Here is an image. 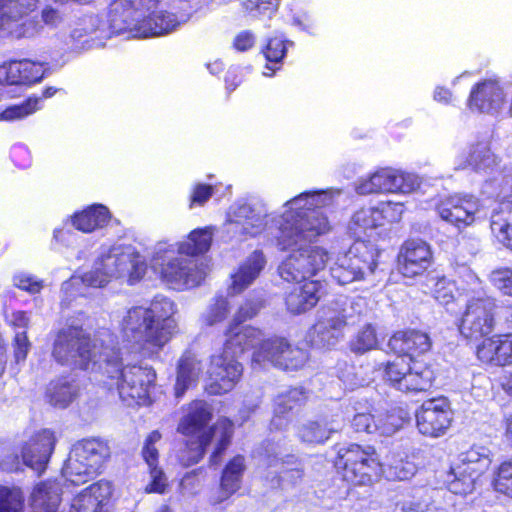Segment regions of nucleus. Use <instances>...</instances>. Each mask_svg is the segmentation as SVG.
<instances>
[{
    "label": "nucleus",
    "instance_id": "obj_1",
    "mask_svg": "<svg viewBox=\"0 0 512 512\" xmlns=\"http://www.w3.org/2000/svg\"><path fill=\"white\" fill-rule=\"evenodd\" d=\"M340 193L333 188L307 191L285 203V212L276 220L279 230L276 245L289 252L278 267L283 280L306 282L326 267L328 252L312 244L330 231V222L322 209L331 205Z\"/></svg>",
    "mask_w": 512,
    "mask_h": 512
},
{
    "label": "nucleus",
    "instance_id": "obj_2",
    "mask_svg": "<svg viewBox=\"0 0 512 512\" xmlns=\"http://www.w3.org/2000/svg\"><path fill=\"white\" fill-rule=\"evenodd\" d=\"M146 272V258L134 246L102 247L89 272L82 276L73 275L62 284L61 304L69 306L75 297L84 295V287L101 288L112 280L134 285L144 278Z\"/></svg>",
    "mask_w": 512,
    "mask_h": 512
},
{
    "label": "nucleus",
    "instance_id": "obj_3",
    "mask_svg": "<svg viewBox=\"0 0 512 512\" xmlns=\"http://www.w3.org/2000/svg\"><path fill=\"white\" fill-rule=\"evenodd\" d=\"M210 227L193 230L187 240L179 244L158 242L153 250L151 264L159 270L161 279L172 289L182 290L198 286L206 272L195 257L206 253L212 242Z\"/></svg>",
    "mask_w": 512,
    "mask_h": 512
},
{
    "label": "nucleus",
    "instance_id": "obj_4",
    "mask_svg": "<svg viewBox=\"0 0 512 512\" xmlns=\"http://www.w3.org/2000/svg\"><path fill=\"white\" fill-rule=\"evenodd\" d=\"M431 339L425 332L406 330L396 332L388 341L389 348L403 356H397L384 365V379L390 386L403 393L428 390L434 380L432 368L413 358L431 348Z\"/></svg>",
    "mask_w": 512,
    "mask_h": 512
},
{
    "label": "nucleus",
    "instance_id": "obj_5",
    "mask_svg": "<svg viewBox=\"0 0 512 512\" xmlns=\"http://www.w3.org/2000/svg\"><path fill=\"white\" fill-rule=\"evenodd\" d=\"M211 419V411L204 401H194L189 405L187 414L178 426V431L192 438L187 441L186 448L180 454V461L185 466L198 463L203 457L206 447L215 443L211 455V464H217L218 458L230 444L233 423L229 419H220L209 430H205Z\"/></svg>",
    "mask_w": 512,
    "mask_h": 512
},
{
    "label": "nucleus",
    "instance_id": "obj_6",
    "mask_svg": "<svg viewBox=\"0 0 512 512\" xmlns=\"http://www.w3.org/2000/svg\"><path fill=\"white\" fill-rule=\"evenodd\" d=\"M103 340H92L78 325H66L55 335L52 357L61 365L99 372L103 368L106 348Z\"/></svg>",
    "mask_w": 512,
    "mask_h": 512
},
{
    "label": "nucleus",
    "instance_id": "obj_7",
    "mask_svg": "<svg viewBox=\"0 0 512 512\" xmlns=\"http://www.w3.org/2000/svg\"><path fill=\"white\" fill-rule=\"evenodd\" d=\"M104 353L103 368L99 372L111 380L106 384L109 387L115 384L121 400L128 406L150 404V393L156 379L154 370L143 365L123 367L119 351L114 346L106 348Z\"/></svg>",
    "mask_w": 512,
    "mask_h": 512
},
{
    "label": "nucleus",
    "instance_id": "obj_8",
    "mask_svg": "<svg viewBox=\"0 0 512 512\" xmlns=\"http://www.w3.org/2000/svg\"><path fill=\"white\" fill-rule=\"evenodd\" d=\"M109 456V446L98 438L78 441L64 464L63 476L73 484L85 483L100 473Z\"/></svg>",
    "mask_w": 512,
    "mask_h": 512
},
{
    "label": "nucleus",
    "instance_id": "obj_9",
    "mask_svg": "<svg viewBox=\"0 0 512 512\" xmlns=\"http://www.w3.org/2000/svg\"><path fill=\"white\" fill-rule=\"evenodd\" d=\"M335 466L343 470V479L353 485L371 484L382 472L374 447L349 444L337 451Z\"/></svg>",
    "mask_w": 512,
    "mask_h": 512
},
{
    "label": "nucleus",
    "instance_id": "obj_10",
    "mask_svg": "<svg viewBox=\"0 0 512 512\" xmlns=\"http://www.w3.org/2000/svg\"><path fill=\"white\" fill-rule=\"evenodd\" d=\"M121 332L128 342L138 345L145 355H152L167 343V332L156 325L144 306H135L126 311L121 320Z\"/></svg>",
    "mask_w": 512,
    "mask_h": 512
},
{
    "label": "nucleus",
    "instance_id": "obj_11",
    "mask_svg": "<svg viewBox=\"0 0 512 512\" xmlns=\"http://www.w3.org/2000/svg\"><path fill=\"white\" fill-rule=\"evenodd\" d=\"M379 250L370 241H355L349 250L339 256L331 267V276L340 285L362 280L377 266Z\"/></svg>",
    "mask_w": 512,
    "mask_h": 512
},
{
    "label": "nucleus",
    "instance_id": "obj_12",
    "mask_svg": "<svg viewBox=\"0 0 512 512\" xmlns=\"http://www.w3.org/2000/svg\"><path fill=\"white\" fill-rule=\"evenodd\" d=\"M351 303L335 302L318 312L317 322L309 332L312 346L317 348H330L335 346L343 337L344 329L352 320L350 310L354 309Z\"/></svg>",
    "mask_w": 512,
    "mask_h": 512
},
{
    "label": "nucleus",
    "instance_id": "obj_13",
    "mask_svg": "<svg viewBox=\"0 0 512 512\" xmlns=\"http://www.w3.org/2000/svg\"><path fill=\"white\" fill-rule=\"evenodd\" d=\"M490 456V450L484 446H473L461 453L460 463L448 474V490L461 495L471 493L478 479L490 467Z\"/></svg>",
    "mask_w": 512,
    "mask_h": 512
},
{
    "label": "nucleus",
    "instance_id": "obj_14",
    "mask_svg": "<svg viewBox=\"0 0 512 512\" xmlns=\"http://www.w3.org/2000/svg\"><path fill=\"white\" fill-rule=\"evenodd\" d=\"M40 0H0V30L16 39L32 38L38 35L43 26L34 12Z\"/></svg>",
    "mask_w": 512,
    "mask_h": 512
},
{
    "label": "nucleus",
    "instance_id": "obj_15",
    "mask_svg": "<svg viewBox=\"0 0 512 512\" xmlns=\"http://www.w3.org/2000/svg\"><path fill=\"white\" fill-rule=\"evenodd\" d=\"M263 455L269 470L265 480L271 488L283 490L298 486L304 478V465L295 455L282 456L278 446L267 442L263 447Z\"/></svg>",
    "mask_w": 512,
    "mask_h": 512
},
{
    "label": "nucleus",
    "instance_id": "obj_16",
    "mask_svg": "<svg viewBox=\"0 0 512 512\" xmlns=\"http://www.w3.org/2000/svg\"><path fill=\"white\" fill-rule=\"evenodd\" d=\"M308 360L306 350L292 346L285 338L267 339L253 353V362L260 366L271 364L283 370L301 369Z\"/></svg>",
    "mask_w": 512,
    "mask_h": 512
},
{
    "label": "nucleus",
    "instance_id": "obj_17",
    "mask_svg": "<svg viewBox=\"0 0 512 512\" xmlns=\"http://www.w3.org/2000/svg\"><path fill=\"white\" fill-rule=\"evenodd\" d=\"M496 308L493 297L483 295L469 299L459 327L461 334L475 340L491 334L495 327Z\"/></svg>",
    "mask_w": 512,
    "mask_h": 512
},
{
    "label": "nucleus",
    "instance_id": "obj_18",
    "mask_svg": "<svg viewBox=\"0 0 512 512\" xmlns=\"http://www.w3.org/2000/svg\"><path fill=\"white\" fill-rule=\"evenodd\" d=\"M415 416L418 431L432 438L446 434L453 419L450 404L444 397L424 401Z\"/></svg>",
    "mask_w": 512,
    "mask_h": 512
},
{
    "label": "nucleus",
    "instance_id": "obj_19",
    "mask_svg": "<svg viewBox=\"0 0 512 512\" xmlns=\"http://www.w3.org/2000/svg\"><path fill=\"white\" fill-rule=\"evenodd\" d=\"M243 366L237 357L224 352L213 354L207 370L210 394L218 395L231 391L240 380Z\"/></svg>",
    "mask_w": 512,
    "mask_h": 512
},
{
    "label": "nucleus",
    "instance_id": "obj_20",
    "mask_svg": "<svg viewBox=\"0 0 512 512\" xmlns=\"http://www.w3.org/2000/svg\"><path fill=\"white\" fill-rule=\"evenodd\" d=\"M266 216L261 205L238 202L231 207L226 230L234 236H255L266 225Z\"/></svg>",
    "mask_w": 512,
    "mask_h": 512
},
{
    "label": "nucleus",
    "instance_id": "obj_21",
    "mask_svg": "<svg viewBox=\"0 0 512 512\" xmlns=\"http://www.w3.org/2000/svg\"><path fill=\"white\" fill-rule=\"evenodd\" d=\"M506 103L503 86L495 78L476 83L469 95L468 105L471 110L484 114H498Z\"/></svg>",
    "mask_w": 512,
    "mask_h": 512
},
{
    "label": "nucleus",
    "instance_id": "obj_22",
    "mask_svg": "<svg viewBox=\"0 0 512 512\" xmlns=\"http://www.w3.org/2000/svg\"><path fill=\"white\" fill-rule=\"evenodd\" d=\"M441 219L458 228L471 225L481 212V205L472 195H454L437 207Z\"/></svg>",
    "mask_w": 512,
    "mask_h": 512
},
{
    "label": "nucleus",
    "instance_id": "obj_23",
    "mask_svg": "<svg viewBox=\"0 0 512 512\" xmlns=\"http://www.w3.org/2000/svg\"><path fill=\"white\" fill-rule=\"evenodd\" d=\"M433 256L430 246L422 240L406 241L398 255V268L405 277L423 274L432 264Z\"/></svg>",
    "mask_w": 512,
    "mask_h": 512
},
{
    "label": "nucleus",
    "instance_id": "obj_24",
    "mask_svg": "<svg viewBox=\"0 0 512 512\" xmlns=\"http://www.w3.org/2000/svg\"><path fill=\"white\" fill-rule=\"evenodd\" d=\"M56 443L55 435L48 429L35 433L22 447V462L38 475L42 474Z\"/></svg>",
    "mask_w": 512,
    "mask_h": 512
},
{
    "label": "nucleus",
    "instance_id": "obj_25",
    "mask_svg": "<svg viewBox=\"0 0 512 512\" xmlns=\"http://www.w3.org/2000/svg\"><path fill=\"white\" fill-rule=\"evenodd\" d=\"M111 37V32L97 15H85L78 20L69 38L72 49L100 47L104 40Z\"/></svg>",
    "mask_w": 512,
    "mask_h": 512
},
{
    "label": "nucleus",
    "instance_id": "obj_26",
    "mask_svg": "<svg viewBox=\"0 0 512 512\" xmlns=\"http://www.w3.org/2000/svg\"><path fill=\"white\" fill-rule=\"evenodd\" d=\"M43 63L29 59L13 60L0 65V83L7 85H32L45 75Z\"/></svg>",
    "mask_w": 512,
    "mask_h": 512
},
{
    "label": "nucleus",
    "instance_id": "obj_27",
    "mask_svg": "<svg viewBox=\"0 0 512 512\" xmlns=\"http://www.w3.org/2000/svg\"><path fill=\"white\" fill-rule=\"evenodd\" d=\"M391 207L390 203L382 209L369 207L362 208L352 216L348 229L356 241H371L378 235V228L384 224V213Z\"/></svg>",
    "mask_w": 512,
    "mask_h": 512
},
{
    "label": "nucleus",
    "instance_id": "obj_28",
    "mask_svg": "<svg viewBox=\"0 0 512 512\" xmlns=\"http://www.w3.org/2000/svg\"><path fill=\"white\" fill-rule=\"evenodd\" d=\"M111 494L109 482L94 483L74 497L69 512H107L105 506Z\"/></svg>",
    "mask_w": 512,
    "mask_h": 512
},
{
    "label": "nucleus",
    "instance_id": "obj_29",
    "mask_svg": "<svg viewBox=\"0 0 512 512\" xmlns=\"http://www.w3.org/2000/svg\"><path fill=\"white\" fill-rule=\"evenodd\" d=\"M326 283L319 280L306 281L295 286L286 296L287 309L293 314H301L313 308L324 295Z\"/></svg>",
    "mask_w": 512,
    "mask_h": 512
},
{
    "label": "nucleus",
    "instance_id": "obj_30",
    "mask_svg": "<svg viewBox=\"0 0 512 512\" xmlns=\"http://www.w3.org/2000/svg\"><path fill=\"white\" fill-rule=\"evenodd\" d=\"M478 359L494 366L512 364V334L498 335L485 339L477 347Z\"/></svg>",
    "mask_w": 512,
    "mask_h": 512
},
{
    "label": "nucleus",
    "instance_id": "obj_31",
    "mask_svg": "<svg viewBox=\"0 0 512 512\" xmlns=\"http://www.w3.org/2000/svg\"><path fill=\"white\" fill-rule=\"evenodd\" d=\"M224 352L237 357L245 351L264 341L260 329L252 326H240L238 323H230L226 333Z\"/></svg>",
    "mask_w": 512,
    "mask_h": 512
},
{
    "label": "nucleus",
    "instance_id": "obj_32",
    "mask_svg": "<svg viewBox=\"0 0 512 512\" xmlns=\"http://www.w3.org/2000/svg\"><path fill=\"white\" fill-rule=\"evenodd\" d=\"M266 265V259L261 251H254L239 266L237 271L231 275L232 283L229 293L236 295L249 287L260 275Z\"/></svg>",
    "mask_w": 512,
    "mask_h": 512
},
{
    "label": "nucleus",
    "instance_id": "obj_33",
    "mask_svg": "<svg viewBox=\"0 0 512 512\" xmlns=\"http://www.w3.org/2000/svg\"><path fill=\"white\" fill-rule=\"evenodd\" d=\"M496 164V157L491 152L487 141H478L469 148L467 156H459L455 161L456 170L471 168L475 172H486Z\"/></svg>",
    "mask_w": 512,
    "mask_h": 512
},
{
    "label": "nucleus",
    "instance_id": "obj_34",
    "mask_svg": "<svg viewBox=\"0 0 512 512\" xmlns=\"http://www.w3.org/2000/svg\"><path fill=\"white\" fill-rule=\"evenodd\" d=\"M161 439L159 431H152L145 440L144 447L142 449V455L146 461L151 476V483L146 487L147 492L163 493L167 485V479L157 467L158 450L155 444Z\"/></svg>",
    "mask_w": 512,
    "mask_h": 512
},
{
    "label": "nucleus",
    "instance_id": "obj_35",
    "mask_svg": "<svg viewBox=\"0 0 512 512\" xmlns=\"http://www.w3.org/2000/svg\"><path fill=\"white\" fill-rule=\"evenodd\" d=\"M179 25L180 21L173 13L153 10L142 20L134 35L137 38L161 36L174 31Z\"/></svg>",
    "mask_w": 512,
    "mask_h": 512
},
{
    "label": "nucleus",
    "instance_id": "obj_36",
    "mask_svg": "<svg viewBox=\"0 0 512 512\" xmlns=\"http://www.w3.org/2000/svg\"><path fill=\"white\" fill-rule=\"evenodd\" d=\"M202 370L201 361L196 355L186 352L181 356L177 365L176 397L183 396L187 389L197 383Z\"/></svg>",
    "mask_w": 512,
    "mask_h": 512
},
{
    "label": "nucleus",
    "instance_id": "obj_37",
    "mask_svg": "<svg viewBox=\"0 0 512 512\" xmlns=\"http://www.w3.org/2000/svg\"><path fill=\"white\" fill-rule=\"evenodd\" d=\"M343 426V419L324 418L304 424L299 430V436L303 442L321 444L327 441L332 433L339 432Z\"/></svg>",
    "mask_w": 512,
    "mask_h": 512
},
{
    "label": "nucleus",
    "instance_id": "obj_38",
    "mask_svg": "<svg viewBox=\"0 0 512 512\" xmlns=\"http://www.w3.org/2000/svg\"><path fill=\"white\" fill-rule=\"evenodd\" d=\"M146 309L156 325L163 332H167V339L170 340L177 328L176 321L172 317L176 311L174 302L165 296L157 295Z\"/></svg>",
    "mask_w": 512,
    "mask_h": 512
},
{
    "label": "nucleus",
    "instance_id": "obj_39",
    "mask_svg": "<svg viewBox=\"0 0 512 512\" xmlns=\"http://www.w3.org/2000/svg\"><path fill=\"white\" fill-rule=\"evenodd\" d=\"M307 396L303 388L295 387L279 394L275 399L274 417L271 426L275 429H283L288 423L285 415L298 405L305 402Z\"/></svg>",
    "mask_w": 512,
    "mask_h": 512
},
{
    "label": "nucleus",
    "instance_id": "obj_40",
    "mask_svg": "<svg viewBox=\"0 0 512 512\" xmlns=\"http://www.w3.org/2000/svg\"><path fill=\"white\" fill-rule=\"evenodd\" d=\"M116 0L109 7L107 29L112 35H120L128 32L131 37L137 38L134 34L139 28V21L134 16L129 6L125 5L122 9H116Z\"/></svg>",
    "mask_w": 512,
    "mask_h": 512
},
{
    "label": "nucleus",
    "instance_id": "obj_41",
    "mask_svg": "<svg viewBox=\"0 0 512 512\" xmlns=\"http://www.w3.org/2000/svg\"><path fill=\"white\" fill-rule=\"evenodd\" d=\"M60 485L57 482L38 484L32 493L34 512H56L60 503Z\"/></svg>",
    "mask_w": 512,
    "mask_h": 512
},
{
    "label": "nucleus",
    "instance_id": "obj_42",
    "mask_svg": "<svg viewBox=\"0 0 512 512\" xmlns=\"http://www.w3.org/2000/svg\"><path fill=\"white\" fill-rule=\"evenodd\" d=\"M110 219L108 209L103 205H93L72 218L73 226L84 233H89L105 226Z\"/></svg>",
    "mask_w": 512,
    "mask_h": 512
},
{
    "label": "nucleus",
    "instance_id": "obj_43",
    "mask_svg": "<svg viewBox=\"0 0 512 512\" xmlns=\"http://www.w3.org/2000/svg\"><path fill=\"white\" fill-rule=\"evenodd\" d=\"M491 230L503 244L512 250V203L504 201L500 211L491 217Z\"/></svg>",
    "mask_w": 512,
    "mask_h": 512
},
{
    "label": "nucleus",
    "instance_id": "obj_44",
    "mask_svg": "<svg viewBox=\"0 0 512 512\" xmlns=\"http://www.w3.org/2000/svg\"><path fill=\"white\" fill-rule=\"evenodd\" d=\"M244 469V458L240 455L234 457L226 465L221 478L222 496L219 501L227 499L240 488Z\"/></svg>",
    "mask_w": 512,
    "mask_h": 512
},
{
    "label": "nucleus",
    "instance_id": "obj_45",
    "mask_svg": "<svg viewBox=\"0 0 512 512\" xmlns=\"http://www.w3.org/2000/svg\"><path fill=\"white\" fill-rule=\"evenodd\" d=\"M10 323L16 331L14 337V356L17 363L24 361L30 349V342L26 335V329L29 325V317L26 312L16 311L10 316Z\"/></svg>",
    "mask_w": 512,
    "mask_h": 512
},
{
    "label": "nucleus",
    "instance_id": "obj_46",
    "mask_svg": "<svg viewBox=\"0 0 512 512\" xmlns=\"http://www.w3.org/2000/svg\"><path fill=\"white\" fill-rule=\"evenodd\" d=\"M394 175L395 169H380L371 175L369 179L361 182L357 187V192L363 195L380 192L394 193Z\"/></svg>",
    "mask_w": 512,
    "mask_h": 512
},
{
    "label": "nucleus",
    "instance_id": "obj_47",
    "mask_svg": "<svg viewBox=\"0 0 512 512\" xmlns=\"http://www.w3.org/2000/svg\"><path fill=\"white\" fill-rule=\"evenodd\" d=\"M76 395L77 386L66 379L51 382L46 392L49 403L59 408L67 407Z\"/></svg>",
    "mask_w": 512,
    "mask_h": 512
},
{
    "label": "nucleus",
    "instance_id": "obj_48",
    "mask_svg": "<svg viewBox=\"0 0 512 512\" xmlns=\"http://www.w3.org/2000/svg\"><path fill=\"white\" fill-rule=\"evenodd\" d=\"M39 98L30 97L21 104L11 105L0 112V121L21 120L39 109Z\"/></svg>",
    "mask_w": 512,
    "mask_h": 512
},
{
    "label": "nucleus",
    "instance_id": "obj_49",
    "mask_svg": "<svg viewBox=\"0 0 512 512\" xmlns=\"http://www.w3.org/2000/svg\"><path fill=\"white\" fill-rule=\"evenodd\" d=\"M433 297L442 305H447L454 299L455 285L446 277H432L427 284Z\"/></svg>",
    "mask_w": 512,
    "mask_h": 512
},
{
    "label": "nucleus",
    "instance_id": "obj_50",
    "mask_svg": "<svg viewBox=\"0 0 512 512\" xmlns=\"http://www.w3.org/2000/svg\"><path fill=\"white\" fill-rule=\"evenodd\" d=\"M24 498L19 489L0 486V512H23Z\"/></svg>",
    "mask_w": 512,
    "mask_h": 512
},
{
    "label": "nucleus",
    "instance_id": "obj_51",
    "mask_svg": "<svg viewBox=\"0 0 512 512\" xmlns=\"http://www.w3.org/2000/svg\"><path fill=\"white\" fill-rule=\"evenodd\" d=\"M377 345L375 329L371 325H365L350 342V348L355 353H365Z\"/></svg>",
    "mask_w": 512,
    "mask_h": 512
},
{
    "label": "nucleus",
    "instance_id": "obj_52",
    "mask_svg": "<svg viewBox=\"0 0 512 512\" xmlns=\"http://www.w3.org/2000/svg\"><path fill=\"white\" fill-rule=\"evenodd\" d=\"M279 3L280 0H242L241 7L248 16L259 18L263 15L271 16Z\"/></svg>",
    "mask_w": 512,
    "mask_h": 512
},
{
    "label": "nucleus",
    "instance_id": "obj_53",
    "mask_svg": "<svg viewBox=\"0 0 512 512\" xmlns=\"http://www.w3.org/2000/svg\"><path fill=\"white\" fill-rule=\"evenodd\" d=\"M493 287L505 296L512 297V268L500 267L489 274Z\"/></svg>",
    "mask_w": 512,
    "mask_h": 512
},
{
    "label": "nucleus",
    "instance_id": "obj_54",
    "mask_svg": "<svg viewBox=\"0 0 512 512\" xmlns=\"http://www.w3.org/2000/svg\"><path fill=\"white\" fill-rule=\"evenodd\" d=\"M157 4L158 0H116L115 10L128 5L131 13L141 23L156 8Z\"/></svg>",
    "mask_w": 512,
    "mask_h": 512
},
{
    "label": "nucleus",
    "instance_id": "obj_55",
    "mask_svg": "<svg viewBox=\"0 0 512 512\" xmlns=\"http://www.w3.org/2000/svg\"><path fill=\"white\" fill-rule=\"evenodd\" d=\"M229 313V303L225 297H217L214 302L209 305L203 314V321L208 326H213L223 321Z\"/></svg>",
    "mask_w": 512,
    "mask_h": 512
},
{
    "label": "nucleus",
    "instance_id": "obj_56",
    "mask_svg": "<svg viewBox=\"0 0 512 512\" xmlns=\"http://www.w3.org/2000/svg\"><path fill=\"white\" fill-rule=\"evenodd\" d=\"M417 471L416 465L404 459L394 460L388 465L387 477L391 480L405 481L412 478Z\"/></svg>",
    "mask_w": 512,
    "mask_h": 512
},
{
    "label": "nucleus",
    "instance_id": "obj_57",
    "mask_svg": "<svg viewBox=\"0 0 512 512\" xmlns=\"http://www.w3.org/2000/svg\"><path fill=\"white\" fill-rule=\"evenodd\" d=\"M494 487L496 491L512 497V459L504 461L499 466Z\"/></svg>",
    "mask_w": 512,
    "mask_h": 512
},
{
    "label": "nucleus",
    "instance_id": "obj_58",
    "mask_svg": "<svg viewBox=\"0 0 512 512\" xmlns=\"http://www.w3.org/2000/svg\"><path fill=\"white\" fill-rule=\"evenodd\" d=\"M13 284L15 287L26 291L30 294L39 293L44 287V281L26 272H19L13 276Z\"/></svg>",
    "mask_w": 512,
    "mask_h": 512
},
{
    "label": "nucleus",
    "instance_id": "obj_59",
    "mask_svg": "<svg viewBox=\"0 0 512 512\" xmlns=\"http://www.w3.org/2000/svg\"><path fill=\"white\" fill-rule=\"evenodd\" d=\"M394 193H411L419 187L418 177L414 174L404 173L399 170H395L394 175Z\"/></svg>",
    "mask_w": 512,
    "mask_h": 512
},
{
    "label": "nucleus",
    "instance_id": "obj_60",
    "mask_svg": "<svg viewBox=\"0 0 512 512\" xmlns=\"http://www.w3.org/2000/svg\"><path fill=\"white\" fill-rule=\"evenodd\" d=\"M351 425L356 432L378 433L377 416L370 413L356 414L352 419Z\"/></svg>",
    "mask_w": 512,
    "mask_h": 512
},
{
    "label": "nucleus",
    "instance_id": "obj_61",
    "mask_svg": "<svg viewBox=\"0 0 512 512\" xmlns=\"http://www.w3.org/2000/svg\"><path fill=\"white\" fill-rule=\"evenodd\" d=\"M378 434L390 436L394 434L403 424V419L394 413H386L377 416Z\"/></svg>",
    "mask_w": 512,
    "mask_h": 512
},
{
    "label": "nucleus",
    "instance_id": "obj_62",
    "mask_svg": "<svg viewBox=\"0 0 512 512\" xmlns=\"http://www.w3.org/2000/svg\"><path fill=\"white\" fill-rule=\"evenodd\" d=\"M262 301L259 299L246 300L238 309L233 321L231 323L244 322L256 316L262 308Z\"/></svg>",
    "mask_w": 512,
    "mask_h": 512
},
{
    "label": "nucleus",
    "instance_id": "obj_63",
    "mask_svg": "<svg viewBox=\"0 0 512 512\" xmlns=\"http://www.w3.org/2000/svg\"><path fill=\"white\" fill-rule=\"evenodd\" d=\"M286 52L285 42L282 38L274 37L269 39L264 50L265 58L270 63H279Z\"/></svg>",
    "mask_w": 512,
    "mask_h": 512
},
{
    "label": "nucleus",
    "instance_id": "obj_64",
    "mask_svg": "<svg viewBox=\"0 0 512 512\" xmlns=\"http://www.w3.org/2000/svg\"><path fill=\"white\" fill-rule=\"evenodd\" d=\"M213 188L210 185L198 184L193 190L191 196V203L202 205L204 204L212 195Z\"/></svg>",
    "mask_w": 512,
    "mask_h": 512
}]
</instances>
